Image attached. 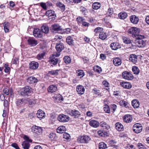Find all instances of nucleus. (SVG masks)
Segmentation results:
<instances>
[{"mask_svg": "<svg viewBox=\"0 0 149 149\" xmlns=\"http://www.w3.org/2000/svg\"><path fill=\"white\" fill-rule=\"evenodd\" d=\"M140 31V29L136 27H132L128 30V33L132 35V36L136 38L139 36V34Z\"/></svg>", "mask_w": 149, "mask_h": 149, "instance_id": "f257e3e1", "label": "nucleus"}, {"mask_svg": "<svg viewBox=\"0 0 149 149\" xmlns=\"http://www.w3.org/2000/svg\"><path fill=\"white\" fill-rule=\"evenodd\" d=\"M143 36L140 35L139 36H138L136 38V45L139 47H144L146 45V42L143 40L142 38H143Z\"/></svg>", "mask_w": 149, "mask_h": 149, "instance_id": "f03ea898", "label": "nucleus"}, {"mask_svg": "<svg viewBox=\"0 0 149 149\" xmlns=\"http://www.w3.org/2000/svg\"><path fill=\"white\" fill-rule=\"evenodd\" d=\"M32 92L31 87L29 86H26L22 90L21 94L22 95H29Z\"/></svg>", "mask_w": 149, "mask_h": 149, "instance_id": "7ed1b4c3", "label": "nucleus"}, {"mask_svg": "<svg viewBox=\"0 0 149 149\" xmlns=\"http://www.w3.org/2000/svg\"><path fill=\"white\" fill-rule=\"evenodd\" d=\"M122 77L123 79L128 80H132L134 78L132 74L127 71H125L122 73Z\"/></svg>", "mask_w": 149, "mask_h": 149, "instance_id": "20e7f679", "label": "nucleus"}, {"mask_svg": "<svg viewBox=\"0 0 149 149\" xmlns=\"http://www.w3.org/2000/svg\"><path fill=\"white\" fill-rule=\"evenodd\" d=\"M91 140L90 137L86 135L81 136L78 139L79 142L81 143H88Z\"/></svg>", "mask_w": 149, "mask_h": 149, "instance_id": "39448f33", "label": "nucleus"}, {"mask_svg": "<svg viewBox=\"0 0 149 149\" xmlns=\"http://www.w3.org/2000/svg\"><path fill=\"white\" fill-rule=\"evenodd\" d=\"M133 130L134 132L136 133H139L141 132L142 127L141 124L136 123L133 125Z\"/></svg>", "mask_w": 149, "mask_h": 149, "instance_id": "423d86ee", "label": "nucleus"}, {"mask_svg": "<svg viewBox=\"0 0 149 149\" xmlns=\"http://www.w3.org/2000/svg\"><path fill=\"white\" fill-rule=\"evenodd\" d=\"M61 30V26L57 24H54L50 27L51 31L53 33H56Z\"/></svg>", "mask_w": 149, "mask_h": 149, "instance_id": "0eeeda50", "label": "nucleus"}, {"mask_svg": "<svg viewBox=\"0 0 149 149\" xmlns=\"http://www.w3.org/2000/svg\"><path fill=\"white\" fill-rule=\"evenodd\" d=\"M33 33V36L36 38H41L43 36L42 33L38 28H34Z\"/></svg>", "mask_w": 149, "mask_h": 149, "instance_id": "6e6552de", "label": "nucleus"}, {"mask_svg": "<svg viewBox=\"0 0 149 149\" xmlns=\"http://www.w3.org/2000/svg\"><path fill=\"white\" fill-rule=\"evenodd\" d=\"M69 117L63 114L60 115L58 117V120L61 122H65L69 120Z\"/></svg>", "mask_w": 149, "mask_h": 149, "instance_id": "1a4fd4ad", "label": "nucleus"}, {"mask_svg": "<svg viewBox=\"0 0 149 149\" xmlns=\"http://www.w3.org/2000/svg\"><path fill=\"white\" fill-rule=\"evenodd\" d=\"M46 15L48 17H52L50 19H51L53 20H54L56 17V15L55 12L52 10L47 11L46 13Z\"/></svg>", "mask_w": 149, "mask_h": 149, "instance_id": "9d476101", "label": "nucleus"}, {"mask_svg": "<svg viewBox=\"0 0 149 149\" xmlns=\"http://www.w3.org/2000/svg\"><path fill=\"white\" fill-rule=\"evenodd\" d=\"M42 128L40 127L33 126L31 128V131L34 133L39 134L42 132Z\"/></svg>", "mask_w": 149, "mask_h": 149, "instance_id": "9b49d317", "label": "nucleus"}, {"mask_svg": "<svg viewBox=\"0 0 149 149\" xmlns=\"http://www.w3.org/2000/svg\"><path fill=\"white\" fill-rule=\"evenodd\" d=\"M28 44L31 46H35L38 44V42L33 38H29L27 40Z\"/></svg>", "mask_w": 149, "mask_h": 149, "instance_id": "f8f14e48", "label": "nucleus"}, {"mask_svg": "<svg viewBox=\"0 0 149 149\" xmlns=\"http://www.w3.org/2000/svg\"><path fill=\"white\" fill-rule=\"evenodd\" d=\"M29 68L33 70L37 69L39 66L38 63L36 62L32 61L29 64Z\"/></svg>", "mask_w": 149, "mask_h": 149, "instance_id": "ddd939ff", "label": "nucleus"}, {"mask_svg": "<svg viewBox=\"0 0 149 149\" xmlns=\"http://www.w3.org/2000/svg\"><path fill=\"white\" fill-rule=\"evenodd\" d=\"M64 45L63 43L61 42L58 43L56 46V48L58 52L60 53L64 49Z\"/></svg>", "mask_w": 149, "mask_h": 149, "instance_id": "4468645a", "label": "nucleus"}, {"mask_svg": "<svg viewBox=\"0 0 149 149\" xmlns=\"http://www.w3.org/2000/svg\"><path fill=\"white\" fill-rule=\"evenodd\" d=\"M137 56L135 54H132L130 56L129 60L130 61L135 64L137 62Z\"/></svg>", "mask_w": 149, "mask_h": 149, "instance_id": "2eb2a0df", "label": "nucleus"}, {"mask_svg": "<svg viewBox=\"0 0 149 149\" xmlns=\"http://www.w3.org/2000/svg\"><path fill=\"white\" fill-rule=\"evenodd\" d=\"M120 84L122 87L126 89H130L132 87V85L129 82H121Z\"/></svg>", "mask_w": 149, "mask_h": 149, "instance_id": "dca6fc26", "label": "nucleus"}, {"mask_svg": "<svg viewBox=\"0 0 149 149\" xmlns=\"http://www.w3.org/2000/svg\"><path fill=\"white\" fill-rule=\"evenodd\" d=\"M76 90L78 93L80 95L83 94L85 91L84 87L81 85L77 86L76 88Z\"/></svg>", "mask_w": 149, "mask_h": 149, "instance_id": "f3484780", "label": "nucleus"}, {"mask_svg": "<svg viewBox=\"0 0 149 149\" xmlns=\"http://www.w3.org/2000/svg\"><path fill=\"white\" fill-rule=\"evenodd\" d=\"M89 125L93 127L97 128L99 126V123L97 121L94 120H92L90 121Z\"/></svg>", "mask_w": 149, "mask_h": 149, "instance_id": "a211bd4d", "label": "nucleus"}, {"mask_svg": "<svg viewBox=\"0 0 149 149\" xmlns=\"http://www.w3.org/2000/svg\"><path fill=\"white\" fill-rule=\"evenodd\" d=\"M36 115L38 118L41 119L45 117V113L42 110L39 109Z\"/></svg>", "mask_w": 149, "mask_h": 149, "instance_id": "6ab92c4d", "label": "nucleus"}, {"mask_svg": "<svg viewBox=\"0 0 149 149\" xmlns=\"http://www.w3.org/2000/svg\"><path fill=\"white\" fill-rule=\"evenodd\" d=\"M42 32L45 34H47L49 31V28L48 26L46 24H43L41 27Z\"/></svg>", "mask_w": 149, "mask_h": 149, "instance_id": "aec40b11", "label": "nucleus"}, {"mask_svg": "<svg viewBox=\"0 0 149 149\" xmlns=\"http://www.w3.org/2000/svg\"><path fill=\"white\" fill-rule=\"evenodd\" d=\"M27 82L30 84H33L37 83L38 81V79L33 76L29 77L27 80Z\"/></svg>", "mask_w": 149, "mask_h": 149, "instance_id": "412c9836", "label": "nucleus"}, {"mask_svg": "<svg viewBox=\"0 0 149 149\" xmlns=\"http://www.w3.org/2000/svg\"><path fill=\"white\" fill-rule=\"evenodd\" d=\"M130 20L132 23L134 24H136L138 23L139 19L137 17L134 15L130 16Z\"/></svg>", "mask_w": 149, "mask_h": 149, "instance_id": "4be33fe9", "label": "nucleus"}, {"mask_svg": "<svg viewBox=\"0 0 149 149\" xmlns=\"http://www.w3.org/2000/svg\"><path fill=\"white\" fill-rule=\"evenodd\" d=\"M70 114L76 118H78L81 115L80 113L78 111L76 110H72Z\"/></svg>", "mask_w": 149, "mask_h": 149, "instance_id": "5701e85b", "label": "nucleus"}, {"mask_svg": "<svg viewBox=\"0 0 149 149\" xmlns=\"http://www.w3.org/2000/svg\"><path fill=\"white\" fill-rule=\"evenodd\" d=\"M124 121L126 123L131 122L132 120V116L130 115H125L123 118Z\"/></svg>", "mask_w": 149, "mask_h": 149, "instance_id": "b1692460", "label": "nucleus"}, {"mask_svg": "<svg viewBox=\"0 0 149 149\" xmlns=\"http://www.w3.org/2000/svg\"><path fill=\"white\" fill-rule=\"evenodd\" d=\"M57 88L56 85H50L48 88V91L51 93L55 92L57 90Z\"/></svg>", "mask_w": 149, "mask_h": 149, "instance_id": "393cba45", "label": "nucleus"}, {"mask_svg": "<svg viewBox=\"0 0 149 149\" xmlns=\"http://www.w3.org/2000/svg\"><path fill=\"white\" fill-rule=\"evenodd\" d=\"M110 47L112 49L116 50L120 48V47L119 43L117 42H115L111 43L110 45Z\"/></svg>", "mask_w": 149, "mask_h": 149, "instance_id": "a878e982", "label": "nucleus"}, {"mask_svg": "<svg viewBox=\"0 0 149 149\" xmlns=\"http://www.w3.org/2000/svg\"><path fill=\"white\" fill-rule=\"evenodd\" d=\"M116 128L118 131H122L123 129V125L120 123L117 122L115 125Z\"/></svg>", "mask_w": 149, "mask_h": 149, "instance_id": "bb28decb", "label": "nucleus"}, {"mask_svg": "<svg viewBox=\"0 0 149 149\" xmlns=\"http://www.w3.org/2000/svg\"><path fill=\"white\" fill-rule=\"evenodd\" d=\"M113 62L115 65L118 66L121 64V61L120 59L116 58L113 59Z\"/></svg>", "mask_w": 149, "mask_h": 149, "instance_id": "cd10ccee", "label": "nucleus"}, {"mask_svg": "<svg viewBox=\"0 0 149 149\" xmlns=\"http://www.w3.org/2000/svg\"><path fill=\"white\" fill-rule=\"evenodd\" d=\"M66 129L64 126H61L57 129V132L59 133H63L65 131Z\"/></svg>", "mask_w": 149, "mask_h": 149, "instance_id": "c85d7f7f", "label": "nucleus"}, {"mask_svg": "<svg viewBox=\"0 0 149 149\" xmlns=\"http://www.w3.org/2000/svg\"><path fill=\"white\" fill-rule=\"evenodd\" d=\"M4 29L5 33L9 31V28L10 26V23L8 22H5L3 23Z\"/></svg>", "mask_w": 149, "mask_h": 149, "instance_id": "c756f323", "label": "nucleus"}, {"mask_svg": "<svg viewBox=\"0 0 149 149\" xmlns=\"http://www.w3.org/2000/svg\"><path fill=\"white\" fill-rule=\"evenodd\" d=\"M57 7L60 8L61 11L63 12L65 10V5L60 2H58L56 3Z\"/></svg>", "mask_w": 149, "mask_h": 149, "instance_id": "7c9ffc66", "label": "nucleus"}, {"mask_svg": "<svg viewBox=\"0 0 149 149\" xmlns=\"http://www.w3.org/2000/svg\"><path fill=\"white\" fill-rule=\"evenodd\" d=\"M22 148L24 149H29L30 146L29 143L26 141H23L22 144Z\"/></svg>", "mask_w": 149, "mask_h": 149, "instance_id": "2f4dec72", "label": "nucleus"}, {"mask_svg": "<svg viewBox=\"0 0 149 149\" xmlns=\"http://www.w3.org/2000/svg\"><path fill=\"white\" fill-rule=\"evenodd\" d=\"M25 100H26L25 99H17L16 101V104L17 106H19L20 105L22 104L23 103H25Z\"/></svg>", "mask_w": 149, "mask_h": 149, "instance_id": "473e14b6", "label": "nucleus"}, {"mask_svg": "<svg viewBox=\"0 0 149 149\" xmlns=\"http://www.w3.org/2000/svg\"><path fill=\"white\" fill-rule=\"evenodd\" d=\"M100 125L102 127L104 128V129L107 130H109L110 129V127L109 125L104 122H101L100 123Z\"/></svg>", "mask_w": 149, "mask_h": 149, "instance_id": "72a5a7b5", "label": "nucleus"}, {"mask_svg": "<svg viewBox=\"0 0 149 149\" xmlns=\"http://www.w3.org/2000/svg\"><path fill=\"white\" fill-rule=\"evenodd\" d=\"M132 104L134 108H138L139 106V103L137 100H133L132 101Z\"/></svg>", "mask_w": 149, "mask_h": 149, "instance_id": "f704fd0d", "label": "nucleus"}, {"mask_svg": "<svg viewBox=\"0 0 149 149\" xmlns=\"http://www.w3.org/2000/svg\"><path fill=\"white\" fill-rule=\"evenodd\" d=\"M107 36L106 33L102 32H100L99 35V38L102 40H105L107 38Z\"/></svg>", "mask_w": 149, "mask_h": 149, "instance_id": "c9c22d12", "label": "nucleus"}, {"mask_svg": "<svg viewBox=\"0 0 149 149\" xmlns=\"http://www.w3.org/2000/svg\"><path fill=\"white\" fill-rule=\"evenodd\" d=\"M100 4L98 2H96L92 4L93 8L95 10L98 9L101 6Z\"/></svg>", "mask_w": 149, "mask_h": 149, "instance_id": "e433bc0d", "label": "nucleus"}, {"mask_svg": "<svg viewBox=\"0 0 149 149\" xmlns=\"http://www.w3.org/2000/svg\"><path fill=\"white\" fill-rule=\"evenodd\" d=\"M66 42L70 45H73V40L71 36H68L67 37Z\"/></svg>", "mask_w": 149, "mask_h": 149, "instance_id": "4c0bfd02", "label": "nucleus"}, {"mask_svg": "<svg viewBox=\"0 0 149 149\" xmlns=\"http://www.w3.org/2000/svg\"><path fill=\"white\" fill-rule=\"evenodd\" d=\"M119 18L121 19H124L127 17V14L125 12L121 13L118 14Z\"/></svg>", "mask_w": 149, "mask_h": 149, "instance_id": "58836bf2", "label": "nucleus"}, {"mask_svg": "<svg viewBox=\"0 0 149 149\" xmlns=\"http://www.w3.org/2000/svg\"><path fill=\"white\" fill-rule=\"evenodd\" d=\"M132 69L134 73L135 74H138L140 72L139 70L136 66H133Z\"/></svg>", "mask_w": 149, "mask_h": 149, "instance_id": "ea45409f", "label": "nucleus"}, {"mask_svg": "<svg viewBox=\"0 0 149 149\" xmlns=\"http://www.w3.org/2000/svg\"><path fill=\"white\" fill-rule=\"evenodd\" d=\"M60 70H52V71H49L48 72V74L52 75H57L58 74V72Z\"/></svg>", "mask_w": 149, "mask_h": 149, "instance_id": "a19ab883", "label": "nucleus"}, {"mask_svg": "<svg viewBox=\"0 0 149 149\" xmlns=\"http://www.w3.org/2000/svg\"><path fill=\"white\" fill-rule=\"evenodd\" d=\"M77 75L78 76H80V77H83L84 75V71L82 70H77L76 71Z\"/></svg>", "mask_w": 149, "mask_h": 149, "instance_id": "79ce46f5", "label": "nucleus"}, {"mask_svg": "<svg viewBox=\"0 0 149 149\" xmlns=\"http://www.w3.org/2000/svg\"><path fill=\"white\" fill-rule=\"evenodd\" d=\"M49 61L51 64H53L54 65H55L58 63V59L57 58H54L50 60Z\"/></svg>", "mask_w": 149, "mask_h": 149, "instance_id": "37998d69", "label": "nucleus"}, {"mask_svg": "<svg viewBox=\"0 0 149 149\" xmlns=\"http://www.w3.org/2000/svg\"><path fill=\"white\" fill-rule=\"evenodd\" d=\"M3 91L5 95H8L9 93H10L11 95H12L13 93L12 90H9L7 88H4L3 90Z\"/></svg>", "mask_w": 149, "mask_h": 149, "instance_id": "c03bdc74", "label": "nucleus"}, {"mask_svg": "<svg viewBox=\"0 0 149 149\" xmlns=\"http://www.w3.org/2000/svg\"><path fill=\"white\" fill-rule=\"evenodd\" d=\"M99 146V149H105L107 148L106 144L103 142H100Z\"/></svg>", "mask_w": 149, "mask_h": 149, "instance_id": "a18cd8bd", "label": "nucleus"}, {"mask_svg": "<svg viewBox=\"0 0 149 149\" xmlns=\"http://www.w3.org/2000/svg\"><path fill=\"white\" fill-rule=\"evenodd\" d=\"M119 103L120 106H124L126 108L129 107L128 105V103L126 101L123 100H121L119 101Z\"/></svg>", "mask_w": 149, "mask_h": 149, "instance_id": "49530a36", "label": "nucleus"}, {"mask_svg": "<svg viewBox=\"0 0 149 149\" xmlns=\"http://www.w3.org/2000/svg\"><path fill=\"white\" fill-rule=\"evenodd\" d=\"M93 70L95 72H96L99 73H100L102 70L101 68L98 65H95L93 67Z\"/></svg>", "mask_w": 149, "mask_h": 149, "instance_id": "de8ad7c7", "label": "nucleus"}, {"mask_svg": "<svg viewBox=\"0 0 149 149\" xmlns=\"http://www.w3.org/2000/svg\"><path fill=\"white\" fill-rule=\"evenodd\" d=\"M63 59L65 62L67 64H69L71 62L70 58L68 56H65Z\"/></svg>", "mask_w": 149, "mask_h": 149, "instance_id": "09e8293b", "label": "nucleus"}, {"mask_svg": "<svg viewBox=\"0 0 149 149\" xmlns=\"http://www.w3.org/2000/svg\"><path fill=\"white\" fill-rule=\"evenodd\" d=\"M49 138L52 140H55L56 138V134L54 133H50L49 135Z\"/></svg>", "mask_w": 149, "mask_h": 149, "instance_id": "8fccbe9b", "label": "nucleus"}, {"mask_svg": "<svg viewBox=\"0 0 149 149\" xmlns=\"http://www.w3.org/2000/svg\"><path fill=\"white\" fill-rule=\"evenodd\" d=\"M55 99V100H56V101H60L63 100V98L60 95H55L54 97Z\"/></svg>", "mask_w": 149, "mask_h": 149, "instance_id": "3c124183", "label": "nucleus"}, {"mask_svg": "<svg viewBox=\"0 0 149 149\" xmlns=\"http://www.w3.org/2000/svg\"><path fill=\"white\" fill-rule=\"evenodd\" d=\"M123 40L124 42L127 44H130L131 43V40H130L127 38L125 37H123Z\"/></svg>", "mask_w": 149, "mask_h": 149, "instance_id": "603ef678", "label": "nucleus"}, {"mask_svg": "<svg viewBox=\"0 0 149 149\" xmlns=\"http://www.w3.org/2000/svg\"><path fill=\"white\" fill-rule=\"evenodd\" d=\"M103 109L106 113H109L110 112L109 107L107 105L105 104L104 105Z\"/></svg>", "mask_w": 149, "mask_h": 149, "instance_id": "864d4df0", "label": "nucleus"}, {"mask_svg": "<svg viewBox=\"0 0 149 149\" xmlns=\"http://www.w3.org/2000/svg\"><path fill=\"white\" fill-rule=\"evenodd\" d=\"M98 135L101 136H105L107 134L106 132H104L102 130H100L97 132Z\"/></svg>", "mask_w": 149, "mask_h": 149, "instance_id": "5fc2aeb1", "label": "nucleus"}, {"mask_svg": "<svg viewBox=\"0 0 149 149\" xmlns=\"http://www.w3.org/2000/svg\"><path fill=\"white\" fill-rule=\"evenodd\" d=\"M45 55V54L44 53H40L37 55V58L39 60H40L42 58H43Z\"/></svg>", "mask_w": 149, "mask_h": 149, "instance_id": "6e6d98bb", "label": "nucleus"}, {"mask_svg": "<svg viewBox=\"0 0 149 149\" xmlns=\"http://www.w3.org/2000/svg\"><path fill=\"white\" fill-rule=\"evenodd\" d=\"M103 29L101 27H97L94 30V32L95 33H97L98 32H102L103 31Z\"/></svg>", "mask_w": 149, "mask_h": 149, "instance_id": "4d7b16f0", "label": "nucleus"}, {"mask_svg": "<svg viewBox=\"0 0 149 149\" xmlns=\"http://www.w3.org/2000/svg\"><path fill=\"white\" fill-rule=\"evenodd\" d=\"M113 9L111 8H109L107 12V15L110 17H111V15L113 13Z\"/></svg>", "mask_w": 149, "mask_h": 149, "instance_id": "13d9d810", "label": "nucleus"}, {"mask_svg": "<svg viewBox=\"0 0 149 149\" xmlns=\"http://www.w3.org/2000/svg\"><path fill=\"white\" fill-rule=\"evenodd\" d=\"M93 92L95 95H101V93H100V91L97 89L96 88H94L93 89Z\"/></svg>", "mask_w": 149, "mask_h": 149, "instance_id": "bf43d9fd", "label": "nucleus"}, {"mask_svg": "<svg viewBox=\"0 0 149 149\" xmlns=\"http://www.w3.org/2000/svg\"><path fill=\"white\" fill-rule=\"evenodd\" d=\"M81 11L82 12L83 14L86 15L88 13L87 10L85 8L81 7Z\"/></svg>", "mask_w": 149, "mask_h": 149, "instance_id": "052dcab7", "label": "nucleus"}, {"mask_svg": "<svg viewBox=\"0 0 149 149\" xmlns=\"http://www.w3.org/2000/svg\"><path fill=\"white\" fill-rule=\"evenodd\" d=\"M126 149H135L134 146L130 144H128L125 146Z\"/></svg>", "mask_w": 149, "mask_h": 149, "instance_id": "680f3d73", "label": "nucleus"}, {"mask_svg": "<svg viewBox=\"0 0 149 149\" xmlns=\"http://www.w3.org/2000/svg\"><path fill=\"white\" fill-rule=\"evenodd\" d=\"M137 146L139 149H146V147L141 143H138L137 144Z\"/></svg>", "mask_w": 149, "mask_h": 149, "instance_id": "e2e57ef3", "label": "nucleus"}, {"mask_svg": "<svg viewBox=\"0 0 149 149\" xmlns=\"http://www.w3.org/2000/svg\"><path fill=\"white\" fill-rule=\"evenodd\" d=\"M25 100H25V103H28L30 105H32V100L29 98L25 99Z\"/></svg>", "mask_w": 149, "mask_h": 149, "instance_id": "0e129e2a", "label": "nucleus"}, {"mask_svg": "<svg viewBox=\"0 0 149 149\" xmlns=\"http://www.w3.org/2000/svg\"><path fill=\"white\" fill-rule=\"evenodd\" d=\"M70 137V135L67 133H65L63 134V138L66 139H69Z\"/></svg>", "mask_w": 149, "mask_h": 149, "instance_id": "69168bd1", "label": "nucleus"}, {"mask_svg": "<svg viewBox=\"0 0 149 149\" xmlns=\"http://www.w3.org/2000/svg\"><path fill=\"white\" fill-rule=\"evenodd\" d=\"M40 6L44 9L46 10L47 9V5L45 3H41L40 4Z\"/></svg>", "mask_w": 149, "mask_h": 149, "instance_id": "338daca9", "label": "nucleus"}, {"mask_svg": "<svg viewBox=\"0 0 149 149\" xmlns=\"http://www.w3.org/2000/svg\"><path fill=\"white\" fill-rule=\"evenodd\" d=\"M11 146L16 149H19L17 144L15 143H13L11 144Z\"/></svg>", "mask_w": 149, "mask_h": 149, "instance_id": "774afa93", "label": "nucleus"}]
</instances>
